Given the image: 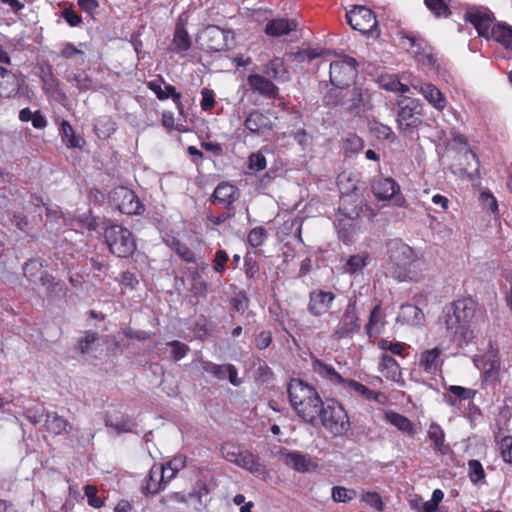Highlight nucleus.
Masks as SVG:
<instances>
[{
    "label": "nucleus",
    "mask_w": 512,
    "mask_h": 512,
    "mask_svg": "<svg viewBox=\"0 0 512 512\" xmlns=\"http://www.w3.org/2000/svg\"><path fill=\"white\" fill-rule=\"evenodd\" d=\"M476 312L477 304L470 298L459 299L447 309L444 324L454 341L467 344L475 337L473 320Z\"/></svg>",
    "instance_id": "obj_1"
},
{
    "label": "nucleus",
    "mask_w": 512,
    "mask_h": 512,
    "mask_svg": "<svg viewBox=\"0 0 512 512\" xmlns=\"http://www.w3.org/2000/svg\"><path fill=\"white\" fill-rule=\"evenodd\" d=\"M464 19L475 27L479 36L493 39L512 50V26L504 22L494 23V16L487 8L469 7Z\"/></svg>",
    "instance_id": "obj_2"
},
{
    "label": "nucleus",
    "mask_w": 512,
    "mask_h": 512,
    "mask_svg": "<svg viewBox=\"0 0 512 512\" xmlns=\"http://www.w3.org/2000/svg\"><path fill=\"white\" fill-rule=\"evenodd\" d=\"M289 401L297 415L313 424L321 411L323 401L317 390L301 379H292L287 388Z\"/></svg>",
    "instance_id": "obj_3"
},
{
    "label": "nucleus",
    "mask_w": 512,
    "mask_h": 512,
    "mask_svg": "<svg viewBox=\"0 0 512 512\" xmlns=\"http://www.w3.org/2000/svg\"><path fill=\"white\" fill-rule=\"evenodd\" d=\"M388 270L400 282L413 281L416 273L411 269L419 259L417 252L401 239H391L387 243Z\"/></svg>",
    "instance_id": "obj_4"
},
{
    "label": "nucleus",
    "mask_w": 512,
    "mask_h": 512,
    "mask_svg": "<svg viewBox=\"0 0 512 512\" xmlns=\"http://www.w3.org/2000/svg\"><path fill=\"white\" fill-rule=\"evenodd\" d=\"M318 417L324 428L333 436H342L350 429L348 414L342 404L337 401L323 403Z\"/></svg>",
    "instance_id": "obj_5"
},
{
    "label": "nucleus",
    "mask_w": 512,
    "mask_h": 512,
    "mask_svg": "<svg viewBox=\"0 0 512 512\" xmlns=\"http://www.w3.org/2000/svg\"><path fill=\"white\" fill-rule=\"evenodd\" d=\"M324 100L327 105H340L349 113L359 114L365 106L364 94L361 88L345 87L343 89H330Z\"/></svg>",
    "instance_id": "obj_6"
},
{
    "label": "nucleus",
    "mask_w": 512,
    "mask_h": 512,
    "mask_svg": "<svg viewBox=\"0 0 512 512\" xmlns=\"http://www.w3.org/2000/svg\"><path fill=\"white\" fill-rule=\"evenodd\" d=\"M104 237L111 253L118 257H128L136 249L132 232L121 225L112 224L107 226Z\"/></svg>",
    "instance_id": "obj_7"
},
{
    "label": "nucleus",
    "mask_w": 512,
    "mask_h": 512,
    "mask_svg": "<svg viewBox=\"0 0 512 512\" xmlns=\"http://www.w3.org/2000/svg\"><path fill=\"white\" fill-rule=\"evenodd\" d=\"M398 107V128L404 136H411L422 124V106L416 99L404 98L399 101Z\"/></svg>",
    "instance_id": "obj_8"
},
{
    "label": "nucleus",
    "mask_w": 512,
    "mask_h": 512,
    "mask_svg": "<svg viewBox=\"0 0 512 512\" xmlns=\"http://www.w3.org/2000/svg\"><path fill=\"white\" fill-rule=\"evenodd\" d=\"M330 83L333 89L349 87L357 75V61L349 56L334 60L329 65Z\"/></svg>",
    "instance_id": "obj_9"
},
{
    "label": "nucleus",
    "mask_w": 512,
    "mask_h": 512,
    "mask_svg": "<svg viewBox=\"0 0 512 512\" xmlns=\"http://www.w3.org/2000/svg\"><path fill=\"white\" fill-rule=\"evenodd\" d=\"M233 39L230 31L221 29L216 25L205 27L197 36L200 47L207 52H220L229 47V40Z\"/></svg>",
    "instance_id": "obj_10"
},
{
    "label": "nucleus",
    "mask_w": 512,
    "mask_h": 512,
    "mask_svg": "<svg viewBox=\"0 0 512 512\" xmlns=\"http://www.w3.org/2000/svg\"><path fill=\"white\" fill-rule=\"evenodd\" d=\"M348 24L363 34L372 32L377 27L376 17L373 12L364 6H354L346 12Z\"/></svg>",
    "instance_id": "obj_11"
},
{
    "label": "nucleus",
    "mask_w": 512,
    "mask_h": 512,
    "mask_svg": "<svg viewBox=\"0 0 512 512\" xmlns=\"http://www.w3.org/2000/svg\"><path fill=\"white\" fill-rule=\"evenodd\" d=\"M111 197L121 213L137 215L144 211V206L139 201L138 196L128 188L118 187L114 189Z\"/></svg>",
    "instance_id": "obj_12"
},
{
    "label": "nucleus",
    "mask_w": 512,
    "mask_h": 512,
    "mask_svg": "<svg viewBox=\"0 0 512 512\" xmlns=\"http://www.w3.org/2000/svg\"><path fill=\"white\" fill-rule=\"evenodd\" d=\"M360 328L359 318L356 314L355 303L350 301L341 317L334 333L335 339L352 337Z\"/></svg>",
    "instance_id": "obj_13"
},
{
    "label": "nucleus",
    "mask_w": 512,
    "mask_h": 512,
    "mask_svg": "<svg viewBox=\"0 0 512 512\" xmlns=\"http://www.w3.org/2000/svg\"><path fill=\"white\" fill-rule=\"evenodd\" d=\"M23 83L21 75L0 66V99L15 98Z\"/></svg>",
    "instance_id": "obj_14"
},
{
    "label": "nucleus",
    "mask_w": 512,
    "mask_h": 512,
    "mask_svg": "<svg viewBox=\"0 0 512 512\" xmlns=\"http://www.w3.org/2000/svg\"><path fill=\"white\" fill-rule=\"evenodd\" d=\"M334 300L335 295L330 291L313 290L309 294L307 310L313 316L320 317L330 309Z\"/></svg>",
    "instance_id": "obj_15"
},
{
    "label": "nucleus",
    "mask_w": 512,
    "mask_h": 512,
    "mask_svg": "<svg viewBox=\"0 0 512 512\" xmlns=\"http://www.w3.org/2000/svg\"><path fill=\"white\" fill-rule=\"evenodd\" d=\"M211 500L210 491L204 482H197L192 491L187 493L186 509L191 512H200Z\"/></svg>",
    "instance_id": "obj_16"
},
{
    "label": "nucleus",
    "mask_w": 512,
    "mask_h": 512,
    "mask_svg": "<svg viewBox=\"0 0 512 512\" xmlns=\"http://www.w3.org/2000/svg\"><path fill=\"white\" fill-rule=\"evenodd\" d=\"M244 126L251 133L262 136L273 130L275 122L267 114L253 111L247 116Z\"/></svg>",
    "instance_id": "obj_17"
},
{
    "label": "nucleus",
    "mask_w": 512,
    "mask_h": 512,
    "mask_svg": "<svg viewBox=\"0 0 512 512\" xmlns=\"http://www.w3.org/2000/svg\"><path fill=\"white\" fill-rule=\"evenodd\" d=\"M441 355L442 350L438 347L423 351L419 356V368L427 374H436L443 364Z\"/></svg>",
    "instance_id": "obj_18"
},
{
    "label": "nucleus",
    "mask_w": 512,
    "mask_h": 512,
    "mask_svg": "<svg viewBox=\"0 0 512 512\" xmlns=\"http://www.w3.org/2000/svg\"><path fill=\"white\" fill-rule=\"evenodd\" d=\"M412 87L418 90L437 110H442L446 106V99L443 93L433 84L415 81L412 83Z\"/></svg>",
    "instance_id": "obj_19"
},
{
    "label": "nucleus",
    "mask_w": 512,
    "mask_h": 512,
    "mask_svg": "<svg viewBox=\"0 0 512 512\" xmlns=\"http://www.w3.org/2000/svg\"><path fill=\"white\" fill-rule=\"evenodd\" d=\"M399 191V185L394 179L390 177H379L372 183V192L374 196L380 201L391 199L394 195L399 193Z\"/></svg>",
    "instance_id": "obj_20"
},
{
    "label": "nucleus",
    "mask_w": 512,
    "mask_h": 512,
    "mask_svg": "<svg viewBox=\"0 0 512 512\" xmlns=\"http://www.w3.org/2000/svg\"><path fill=\"white\" fill-rule=\"evenodd\" d=\"M238 189L229 183L222 182L214 190L210 197L213 204H223L230 207L238 198Z\"/></svg>",
    "instance_id": "obj_21"
},
{
    "label": "nucleus",
    "mask_w": 512,
    "mask_h": 512,
    "mask_svg": "<svg viewBox=\"0 0 512 512\" xmlns=\"http://www.w3.org/2000/svg\"><path fill=\"white\" fill-rule=\"evenodd\" d=\"M250 87L266 98H276L278 87L270 79L260 74H252L247 78Z\"/></svg>",
    "instance_id": "obj_22"
},
{
    "label": "nucleus",
    "mask_w": 512,
    "mask_h": 512,
    "mask_svg": "<svg viewBox=\"0 0 512 512\" xmlns=\"http://www.w3.org/2000/svg\"><path fill=\"white\" fill-rule=\"evenodd\" d=\"M312 369L316 374L328 380L332 384L339 385L343 388L346 383V379H344L331 365L326 364L315 357L312 358Z\"/></svg>",
    "instance_id": "obj_23"
},
{
    "label": "nucleus",
    "mask_w": 512,
    "mask_h": 512,
    "mask_svg": "<svg viewBox=\"0 0 512 512\" xmlns=\"http://www.w3.org/2000/svg\"><path fill=\"white\" fill-rule=\"evenodd\" d=\"M45 427L48 432L54 435L68 433L71 431V424L55 412H46Z\"/></svg>",
    "instance_id": "obj_24"
},
{
    "label": "nucleus",
    "mask_w": 512,
    "mask_h": 512,
    "mask_svg": "<svg viewBox=\"0 0 512 512\" xmlns=\"http://www.w3.org/2000/svg\"><path fill=\"white\" fill-rule=\"evenodd\" d=\"M163 83L164 81L162 79L150 81L148 83V87L157 95L158 99L166 100L171 97L173 101L179 106L181 94L176 92L172 85L165 84L164 87H162Z\"/></svg>",
    "instance_id": "obj_25"
},
{
    "label": "nucleus",
    "mask_w": 512,
    "mask_h": 512,
    "mask_svg": "<svg viewBox=\"0 0 512 512\" xmlns=\"http://www.w3.org/2000/svg\"><path fill=\"white\" fill-rule=\"evenodd\" d=\"M295 29L296 23L293 20L273 19L266 24L265 33L272 37H280Z\"/></svg>",
    "instance_id": "obj_26"
},
{
    "label": "nucleus",
    "mask_w": 512,
    "mask_h": 512,
    "mask_svg": "<svg viewBox=\"0 0 512 512\" xmlns=\"http://www.w3.org/2000/svg\"><path fill=\"white\" fill-rule=\"evenodd\" d=\"M380 371L387 379L399 382L402 378L400 366L397 361L390 355L384 353L379 364Z\"/></svg>",
    "instance_id": "obj_27"
},
{
    "label": "nucleus",
    "mask_w": 512,
    "mask_h": 512,
    "mask_svg": "<svg viewBox=\"0 0 512 512\" xmlns=\"http://www.w3.org/2000/svg\"><path fill=\"white\" fill-rule=\"evenodd\" d=\"M284 462L298 472H307L312 466L311 459L299 452H284Z\"/></svg>",
    "instance_id": "obj_28"
},
{
    "label": "nucleus",
    "mask_w": 512,
    "mask_h": 512,
    "mask_svg": "<svg viewBox=\"0 0 512 512\" xmlns=\"http://www.w3.org/2000/svg\"><path fill=\"white\" fill-rule=\"evenodd\" d=\"M265 77L268 79H274L277 81H287L288 80V72L284 67V63L282 59L275 58L271 60L263 70Z\"/></svg>",
    "instance_id": "obj_29"
},
{
    "label": "nucleus",
    "mask_w": 512,
    "mask_h": 512,
    "mask_svg": "<svg viewBox=\"0 0 512 512\" xmlns=\"http://www.w3.org/2000/svg\"><path fill=\"white\" fill-rule=\"evenodd\" d=\"M45 266L46 263L42 259H30L23 267L24 276L29 282L37 284L39 276L45 273L43 270Z\"/></svg>",
    "instance_id": "obj_30"
},
{
    "label": "nucleus",
    "mask_w": 512,
    "mask_h": 512,
    "mask_svg": "<svg viewBox=\"0 0 512 512\" xmlns=\"http://www.w3.org/2000/svg\"><path fill=\"white\" fill-rule=\"evenodd\" d=\"M163 468L153 465L149 471V477L146 482L145 490L149 494H156L165 484L163 480Z\"/></svg>",
    "instance_id": "obj_31"
},
{
    "label": "nucleus",
    "mask_w": 512,
    "mask_h": 512,
    "mask_svg": "<svg viewBox=\"0 0 512 512\" xmlns=\"http://www.w3.org/2000/svg\"><path fill=\"white\" fill-rule=\"evenodd\" d=\"M237 466L244 468L251 473L262 474L265 472L264 466L259 462V459L248 451H243Z\"/></svg>",
    "instance_id": "obj_32"
},
{
    "label": "nucleus",
    "mask_w": 512,
    "mask_h": 512,
    "mask_svg": "<svg viewBox=\"0 0 512 512\" xmlns=\"http://www.w3.org/2000/svg\"><path fill=\"white\" fill-rule=\"evenodd\" d=\"M94 131L100 139H107L116 131V124L111 117L100 116L95 120Z\"/></svg>",
    "instance_id": "obj_33"
},
{
    "label": "nucleus",
    "mask_w": 512,
    "mask_h": 512,
    "mask_svg": "<svg viewBox=\"0 0 512 512\" xmlns=\"http://www.w3.org/2000/svg\"><path fill=\"white\" fill-rule=\"evenodd\" d=\"M67 80L72 82L80 92L96 91L98 83L90 78L86 73H75L67 77Z\"/></svg>",
    "instance_id": "obj_34"
},
{
    "label": "nucleus",
    "mask_w": 512,
    "mask_h": 512,
    "mask_svg": "<svg viewBox=\"0 0 512 512\" xmlns=\"http://www.w3.org/2000/svg\"><path fill=\"white\" fill-rule=\"evenodd\" d=\"M385 418L391 425L397 427L403 433L408 435L415 433L412 422L404 415L390 411L385 414Z\"/></svg>",
    "instance_id": "obj_35"
},
{
    "label": "nucleus",
    "mask_w": 512,
    "mask_h": 512,
    "mask_svg": "<svg viewBox=\"0 0 512 512\" xmlns=\"http://www.w3.org/2000/svg\"><path fill=\"white\" fill-rule=\"evenodd\" d=\"M428 437L437 452L441 454H445L447 452L448 447L444 444L445 434L440 425L432 423L428 429Z\"/></svg>",
    "instance_id": "obj_36"
},
{
    "label": "nucleus",
    "mask_w": 512,
    "mask_h": 512,
    "mask_svg": "<svg viewBox=\"0 0 512 512\" xmlns=\"http://www.w3.org/2000/svg\"><path fill=\"white\" fill-rule=\"evenodd\" d=\"M105 425L106 427L115 429L117 434L130 432L132 431L133 427H135V423L128 416H121L116 418L106 417Z\"/></svg>",
    "instance_id": "obj_37"
},
{
    "label": "nucleus",
    "mask_w": 512,
    "mask_h": 512,
    "mask_svg": "<svg viewBox=\"0 0 512 512\" xmlns=\"http://www.w3.org/2000/svg\"><path fill=\"white\" fill-rule=\"evenodd\" d=\"M173 49L177 52L187 51L191 47V39L183 25H177L173 37Z\"/></svg>",
    "instance_id": "obj_38"
},
{
    "label": "nucleus",
    "mask_w": 512,
    "mask_h": 512,
    "mask_svg": "<svg viewBox=\"0 0 512 512\" xmlns=\"http://www.w3.org/2000/svg\"><path fill=\"white\" fill-rule=\"evenodd\" d=\"M426 7L436 16L447 18L451 15L452 0H425Z\"/></svg>",
    "instance_id": "obj_39"
},
{
    "label": "nucleus",
    "mask_w": 512,
    "mask_h": 512,
    "mask_svg": "<svg viewBox=\"0 0 512 512\" xmlns=\"http://www.w3.org/2000/svg\"><path fill=\"white\" fill-rule=\"evenodd\" d=\"M61 136L62 141L70 148H79L83 143V139L75 136L72 126L65 120L61 123Z\"/></svg>",
    "instance_id": "obj_40"
},
{
    "label": "nucleus",
    "mask_w": 512,
    "mask_h": 512,
    "mask_svg": "<svg viewBox=\"0 0 512 512\" xmlns=\"http://www.w3.org/2000/svg\"><path fill=\"white\" fill-rule=\"evenodd\" d=\"M368 259L369 255L366 252L350 256L344 268L345 272L354 274L362 270L367 265Z\"/></svg>",
    "instance_id": "obj_41"
},
{
    "label": "nucleus",
    "mask_w": 512,
    "mask_h": 512,
    "mask_svg": "<svg viewBox=\"0 0 512 512\" xmlns=\"http://www.w3.org/2000/svg\"><path fill=\"white\" fill-rule=\"evenodd\" d=\"M356 497V491L353 489H347L342 486H335L332 488V499L335 502L345 503L351 501Z\"/></svg>",
    "instance_id": "obj_42"
},
{
    "label": "nucleus",
    "mask_w": 512,
    "mask_h": 512,
    "mask_svg": "<svg viewBox=\"0 0 512 512\" xmlns=\"http://www.w3.org/2000/svg\"><path fill=\"white\" fill-rule=\"evenodd\" d=\"M343 388L347 391H354L355 393L361 395L363 398L367 400L372 399L373 391L357 381L346 380V383L344 384Z\"/></svg>",
    "instance_id": "obj_43"
},
{
    "label": "nucleus",
    "mask_w": 512,
    "mask_h": 512,
    "mask_svg": "<svg viewBox=\"0 0 512 512\" xmlns=\"http://www.w3.org/2000/svg\"><path fill=\"white\" fill-rule=\"evenodd\" d=\"M202 369L219 380H223L226 377V364L218 365L209 361H204L202 363Z\"/></svg>",
    "instance_id": "obj_44"
},
{
    "label": "nucleus",
    "mask_w": 512,
    "mask_h": 512,
    "mask_svg": "<svg viewBox=\"0 0 512 512\" xmlns=\"http://www.w3.org/2000/svg\"><path fill=\"white\" fill-rule=\"evenodd\" d=\"M371 131L378 139L394 141L396 138L392 129L384 124L375 123L374 126L371 128Z\"/></svg>",
    "instance_id": "obj_45"
},
{
    "label": "nucleus",
    "mask_w": 512,
    "mask_h": 512,
    "mask_svg": "<svg viewBox=\"0 0 512 512\" xmlns=\"http://www.w3.org/2000/svg\"><path fill=\"white\" fill-rule=\"evenodd\" d=\"M167 345L171 347V357L175 361L184 358L190 350L186 344L177 340L168 342Z\"/></svg>",
    "instance_id": "obj_46"
},
{
    "label": "nucleus",
    "mask_w": 512,
    "mask_h": 512,
    "mask_svg": "<svg viewBox=\"0 0 512 512\" xmlns=\"http://www.w3.org/2000/svg\"><path fill=\"white\" fill-rule=\"evenodd\" d=\"M172 243L173 249L181 257V259L188 263L195 262V254L190 248L175 239Z\"/></svg>",
    "instance_id": "obj_47"
},
{
    "label": "nucleus",
    "mask_w": 512,
    "mask_h": 512,
    "mask_svg": "<svg viewBox=\"0 0 512 512\" xmlns=\"http://www.w3.org/2000/svg\"><path fill=\"white\" fill-rule=\"evenodd\" d=\"M99 339V335L95 331H87L85 332L84 337H82L79 342V349L81 353L85 354L90 351L92 344H94Z\"/></svg>",
    "instance_id": "obj_48"
},
{
    "label": "nucleus",
    "mask_w": 512,
    "mask_h": 512,
    "mask_svg": "<svg viewBox=\"0 0 512 512\" xmlns=\"http://www.w3.org/2000/svg\"><path fill=\"white\" fill-rule=\"evenodd\" d=\"M266 231L263 227L253 228L248 234V242L253 247L261 246L266 239Z\"/></svg>",
    "instance_id": "obj_49"
},
{
    "label": "nucleus",
    "mask_w": 512,
    "mask_h": 512,
    "mask_svg": "<svg viewBox=\"0 0 512 512\" xmlns=\"http://www.w3.org/2000/svg\"><path fill=\"white\" fill-rule=\"evenodd\" d=\"M243 451H239L234 445L232 444H223L221 447V453L223 457L234 464L237 465L239 458L241 456Z\"/></svg>",
    "instance_id": "obj_50"
},
{
    "label": "nucleus",
    "mask_w": 512,
    "mask_h": 512,
    "mask_svg": "<svg viewBox=\"0 0 512 512\" xmlns=\"http://www.w3.org/2000/svg\"><path fill=\"white\" fill-rule=\"evenodd\" d=\"M362 500L369 506L375 508L377 511L384 510V503L380 494L377 492H366L362 494Z\"/></svg>",
    "instance_id": "obj_51"
},
{
    "label": "nucleus",
    "mask_w": 512,
    "mask_h": 512,
    "mask_svg": "<svg viewBox=\"0 0 512 512\" xmlns=\"http://www.w3.org/2000/svg\"><path fill=\"white\" fill-rule=\"evenodd\" d=\"M84 493L90 506L94 508H100L103 506L104 502L102 498L97 496V488L94 485H86L84 487Z\"/></svg>",
    "instance_id": "obj_52"
},
{
    "label": "nucleus",
    "mask_w": 512,
    "mask_h": 512,
    "mask_svg": "<svg viewBox=\"0 0 512 512\" xmlns=\"http://www.w3.org/2000/svg\"><path fill=\"white\" fill-rule=\"evenodd\" d=\"M469 476L472 482L476 483L485 476L482 464L478 460H470L468 462Z\"/></svg>",
    "instance_id": "obj_53"
},
{
    "label": "nucleus",
    "mask_w": 512,
    "mask_h": 512,
    "mask_svg": "<svg viewBox=\"0 0 512 512\" xmlns=\"http://www.w3.org/2000/svg\"><path fill=\"white\" fill-rule=\"evenodd\" d=\"M499 450L503 460L512 463V436H506L500 441Z\"/></svg>",
    "instance_id": "obj_54"
},
{
    "label": "nucleus",
    "mask_w": 512,
    "mask_h": 512,
    "mask_svg": "<svg viewBox=\"0 0 512 512\" xmlns=\"http://www.w3.org/2000/svg\"><path fill=\"white\" fill-rule=\"evenodd\" d=\"M38 283L45 287L48 293L56 292L57 288L60 286V284L55 281V278L47 271L39 276Z\"/></svg>",
    "instance_id": "obj_55"
},
{
    "label": "nucleus",
    "mask_w": 512,
    "mask_h": 512,
    "mask_svg": "<svg viewBox=\"0 0 512 512\" xmlns=\"http://www.w3.org/2000/svg\"><path fill=\"white\" fill-rule=\"evenodd\" d=\"M378 347L384 351H390L394 355H402L404 346L401 343H392L388 340L381 339L378 342Z\"/></svg>",
    "instance_id": "obj_56"
},
{
    "label": "nucleus",
    "mask_w": 512,
    "mask_h": 512,
    "mask_svg": "<svg viewBox=\"0 0 512 512\" xmlns=\"http://www.w3.org/2000/svg\"><path fill=\"white\" fill-rule=\"evenodd\" d=\"M228 259V254L224 250H217L213 261V269L218 273L224 272Z\"/></svg>",
    "instance_id": "obj_57"
},
{
    "label": "nucleus",
    "mask_w": 512,
    "mask_h": 512,
    "mask_svg": "<svg viewBox=\"0 0 512 512\" xmlns=\"http://www.w3.org/2000/svg\"><path fill=\"white\" fill-rule=\"evenodd\" d=\"M448 390L456 398H460V399H463V400L471 399L474 396V391L472 389L465 388V387H462V386L451 385L448 388Z\"/></svg>",
    "instance_id": "obj_58"
},
{
    "label": "nucleus",
    "mask_w": 512,
    "mask_h": 512,
    "mask_svg": "<svg viewBox=\"0 0 512 512\" xmlns=\"http://www.w3.org/2000/svg\"><path fill=\"white\" fill-rule=\"evenodd\" d=\"M272 333L271 331H261L259 334L256 335L255 337V346L259 349V350H264L266 349L267 347H269V345L271 344L272 342Z\"/></svg>",
    "instance_id": "obj_59"
},
{
    "label": "nucleus",
    "mask_w": 512,
    "mask_h": 512,
    "mask_svg": "<svg viewBox=\"0 0 512 512\" xmlns=\"http://www.w3.org/2000/svg\"><path fill=\"white\" fill-rule=\"evenodd\" d=\"M202 100L200 103V106L203 110L208 111L211 110L214 107L215 100H214V94L212 90L208 88H204L201 91Z\"/></svg>",
    "instance_id": "obj_60"
},
{
    "label": "nucleus",
    "mask_w": 512,
    "mask_h": 512,
    "mask_svg": "<svg viewBox=\"0 0 512 512\" xmlns=\"http://www.w3.org/2000/svg\"><path fill=\"white\" fill-rule=\"evenodd\" d=\"M249 167L251 169H255L257 171L263 170L266 168V159L260 153L251 154L249 157Z\"/></svg>",
    "instance_id": "obj_61"
},
{
    "label": "nucleus",
    "mask_w": 512,
    "mask_h": 512,
    "mask_svg": "<svg viewBox=\"0 0 512 512\" xmlns=\"http://www.w3.org/2000/svg\"><path fill=\"white\" fill-rule=\"evenodd\" d=\"M480 199L485 208L491 212H496L498 209L497 201L495 197L488 191H484L480 194Z\"/></svg>",
    "instance_id": "obj_62"
},
{
    "label": "nucleus",
    "mask_w": 512,
    "mask_h": 512,
    "mask_svg": "<svg viewBox=\"0 0 512 512\" xmlns=\"http://www.w3.org/2000/svg\"><path fill=\"white\" fill-rule=\"evenodd\" d=\"M62 17L71 27H76L82 22L81 16L70 8H66L63 10Z\"/></svg>",
    "instance_id": "obj_63"
},
{
    "label": "nucleus",
    "mask_w": 512,
    "mask_h": 512,
    "mask_svg": "<svg viewBox=\"0 0 512 512\" xmlns=\"http://www.w3.org/2000/svg\"><path fill=\"white\" fill-rule=\"evenodd\" d=\"M79 7L86 13L93 15L99 7L97 0H78Z\"/></svg>",
    "instance_id": "obj_64"
}]
</instances>
